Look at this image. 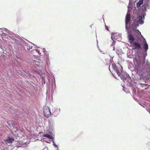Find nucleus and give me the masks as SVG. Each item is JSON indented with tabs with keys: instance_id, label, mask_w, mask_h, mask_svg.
<instances>
[{
	"instance_id": "obj_1",
	"label": "nucleus",
	"mask_w": 150,
	"mask_h": 150,
	"mask_svg": "<svg viewBox=\"0 0 150 150\" xmlns=\"http://www.w3.org/2000/svg\"><path fill=\"white\" fill-rule=\"evenodd\" d=\"M43 112L45 116L47 117H48L51 115L50 109L48 107H46L45 108Z\"/></svg>"
},
{
	"instance_id": "obj_2",
	"label": "nucleus",
	"mask_w": 150,
	"mask_h": 150,
	"mask_svg": "<svg viewBox=\"0 0 150 150\" xmlns=\"http://www.w3.org/2000/svg\"><path fill=\"white\" fill-rule=\"evenodd\" d=\"M122 71V68L121 67V68H118L116 69V73L118 75L121 77V78H123V79H126V78L125 76L121 74Z\"/></svg>"
},
{
	"instance_id": "obj_3",
	"label": "nucleus",
	"mask_w": 150,
	"mask_h": 150,
	"mask_svg": "<svg viewBox=\"0 0 150 150\" xmlns=\"http://www.w3.org/2000/svg\"><path fill=\"white\" fill-rule=\"evenodd\" d=\"M133 47H134L133 48V50H138L142 49V47H141V44L138 42H133Z\"/></svg>"
},
{
	"instance_id": "obj_4",
	"label": "nucleus",
	"mask_w": 150,
	"mask_h": 150,
	"mask_svg": "<svg viewBox=\"0 0 150 150\" xmlns=\"http://www.w3.org/2000/svg\"><path fill=\"white\" fill-rule=\"evenodd\" d=\"M128 39L129 42L131 44H132L134 41V38L133 36L131 34H129L128 36Z\"/></svg>"
},
{
	"instance_id": "obj_5",
	"label": "nucleus",
	"mask_w": 150,
	"mask_h": 150,
	"mask_svg": "<svg viewBox=\"0 0 150 150\" xmlns=\"http://www.w3.org/2000/svg\"><path fill=\"white\" fill-rule=\"evenodd\" d=\"M144 18V17H143H143L142 16H139V20L137 21V23L138 24H143L144 23V22L143 20Z\"/></svg>"
},
{
	"instance_id": "obj_6",
	"label": "nucleus",
	"mask_w": 150,
	"mask_h": 150,
	"mask_svg": "<svg viewBox=\"0 0 150 150\" xmlns=\"http://www.w3.org/2000/svg\"><path fill=\"white\" fill-rule=\"evenodd\" d=\"M144 45L143 46V48L145 50L146 52L148 49V45L146 43V42L144 39L143 41Z\"/></svg>"
},
{
	"instance_id": "obj_7",
	"label": "nucleus",
	"mask_w": 150,
	"mask_h": 150,
	"mask_svg": "<svg viewBox=\"0 0 150 150\" xmlns=\"http://www.w3.org/2000/svg\"><path fill=\"white\" fill-rule=\"evenodd\" d=\"M130 15L129 14H127L126 17L125 24L127 25L130 21Z\"/></svg>"
},
{
	"instance_id": "obj_8",
	"label": "nucleus",
	"mask_w": 150,
	"mask_h": 150,
	"mask_svg": "<svg viewBox=\"0 0 150 150\" xmlns=\"http://www.w3.org/2000/svg\"><path fill=\"white\" fill-rule=\"evenodd\" d=\"M14 141V139L13 138H11L9 137L7 139H6L4 140V141L8 142L9 143H11L13 142Z\"/></svg>"
},
{
	"instance_id": "obj_9",
	"label": "nucleus",
	"mask_w": 150,
	"mask_h": 150,
	"mask_svg": "<svg viewBox=\"0 0 150 150\" xmlns=\"http://www.w3.org/2000/svg\"><path fill=\"white\" fill-rule=\"evenodd\" d=\"M43 137H47L48 138H49L51 139H52V141L53 142V143H54V142H53V140L54 139V138L52 136H50V135L48 134H44L42 136Z\"/></svg>"
},
{
	"instance_id": "obj_10",
	"label": "nucleus",
	"mask_w": 150,
	"mask_h": 150,
	"mask_svg": "<svg viewBox=\"0 0 150 150\" xmlns=\"http://www.w3.org/2000/svg\"><path fill=\"white\" fill-rule=\"evenodd\" d=\"M144 0H139V1L137 3V6L139 7L142 4Z\"/></svg>"
},
{
	"instance_id": "obj_11",
	"label": "nucleus",
	"mask_w": 150,
	"mask_h": 150,
	"mask_svg": "<svg viewBox=\"0 0 150 150\" xmlns=\"http://www.w3.org/2000/svg\"><path fill=\"white\" fill-rule=\"evenodd\" d=\"M105 28L106 30L109 31L108 27L107 26H106V25H105Z\"/></svg>"
},
{
	"instance_id": "obj_12",
	"label": "nucleus",
	"mask_w": 150,
	"mask_h": 150,
	"mask_svg": "<svg viewBox=\"0 0 150 150\" xmlns=\"http://www.w3.org/2000/svg\"><path fill=\"white\" fill-rule=\"evenodd\" d=\"M29 48H28L29 49H32L33 47H31L30 46H29Z\"/></svg>"
},
{
	"instance_id": "obj_13",
	"label": "nucleus",
	"mask_w": 150,
	"mask_h": 150,
	"mask_svg": "<svg viewBox=\"0 0 150 150\" xmlns=\"http://www.w3.org/2000/svg\"><path fill=\"white\" fill-rule=\"evenodd\" d=\"M18 131V130H16L15 131V132L16 133H17V132Z\"/></svg>"
},
{
	"instance_id": "obj_14",
	"label": "nucleus",
	"mask_w": 150,
	"mask_h": 150,
	"mask_svg": "<svg viewBox=\"0 0 150 150\" xmlns=\"http://www.w3.org/2000/svg\"><path fill=\"white\" fill-rule=\"evenodd\" d=\"M16 135H17V136H18V133H17V134H16Z\"/></svg>"
}]
</instances>
